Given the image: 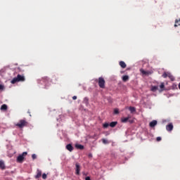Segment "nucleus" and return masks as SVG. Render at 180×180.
<instances>
[{
	"mask_svg": "<svg viewBox=\"0 0 180 180\" xmlns=\"http://www.w3.org/2000/svg\"><path fill=\"white\" fill-rule=\"evenodd\" d=\"M29 124V122L26 121V120H20L18 123L15 124L17 127H19V129H23V127H26Z\"/></svg>",
	"mask_w": 180,
	"mask_h": 180,
	"instance_id": "nucleus-1",
	"label": "nucleus"
},
{
	"mask_svg": "<svg viewBox=\"0 0 180 180\" xmlns=\"http://www.w3.org/2000/svg\"><path fill=\"white\" fill-rule=\"evenodd\" d=\"M27 155V152H23L21 155H18L17 158V162H23L25 157Z\"/></svg>",
	"mask_w": 180,
	"mask_h": 180,
	"instance_id": "nucleus-2",
	"label": "nucleus"
},
{
	"mask_svg": "<svg viewBox=\"0 0 180 180\" xmlns=\"http://www.w3.org/2000/svg\"><path fill=\"white\" fill-rule=\"evenodd\" d=\"M98 86L102 89H104L105 88V79L103 77H99L98 80Z\"/></svg>",
	"mask_w": 180,
	"mask_h": 180,
	"instance_id": "nucleus-3",
	"label": "nucleus"
},
{
	"mask_svg": "<svg viewBox=\"0 0 180 180\" xmlns=\"http://www.w3.org/2000/svg\"><path fill=\"white\" fill-rule=\"evenodd\" d=\"M17 79H18V82H25V81L26 80V79L25 78V76L22 75H18Z\"/></svg>",
	"mask_w": 180,
	"mask_h": 180,
	"instance_id": "nucleus-4",
	"label": "nucleus"
},
{
	"mask_svg": "<svg viewBox=\"0 0 180 180\" xmlns=\"http://www.w3.org/2000/svg\"><path fill=\"white\" fill-rule=\"evenodd\" d=\"M75 167L76 175H79V172L81 171V165H79V163H76Z\"/></svg>",
	"mask_w": 180,
	"mask_h": 180,
	"instance_id": "nucleus-5",
	"label": "nucleus"
},
{
	"mask_svg": "<svg viewBox=\"0 0 180 180\" xmlns=\"http://www.w3.org/2000/svg\"><path fill=\"white\" fill-rule=\"evenodd\" d=\"M166 130L167 131H172V130H174V125L172 123H170L166 126Z\"/></svg>",
	"mask_w": 180,
	"mask_h": 180,
	"instance_id": "nucleus-6",
	"label": "nucleus"
},
{
	"mask_svg": "<svg viewBox=\"0 0 180 180\" xmlns=\"http://www.w3.org/2000/svg\"><path fill=\"white\" fill-rule=\"evenodd\" d=\"M66 149L71 153L74 150V147L71 143H69L66 146Z\"/></svg>",
	"mask_w": 180,
	"mask_h": 180,
	"instance_id": "nucleus-7",
	"label": "nucleus"
},
{
	"mask_svg": "<svg viewBox=\"0 0 180 180\" xmlns=\"http://www.w3.org/2000/svg\"><path fill=\"white\" fill-rule=\"evenodd\" d=\"M41 176V170L38 169L37 170V175L35 176V179H39V178H40Z\"/></svg>",
	"mask_w": 180,
	"mask_h": 180,
	"instance_id": "nucleus-8",
	"label": "nucleus"
},
{
	"mask_svg": "<svg viewBox=\"0 0 180 180\" xmlns=\"http://www.w3.org/2000/svg\"><path fill=\"white\" fill-rule=\"evenodd\" d=\"M150 127H155L157 126V120H153L149 124Z\"/></svg>",
	"mask_w": 180,
	"mask_h": 180,
	"instance_id": "nucleus-9",
	"label": "nucleus"
},
{
	"mask_svg": "<svg viewBox=\"0 0 180 180\" xmlns=\"http://www.w3.org/2000/svg\"><path fill=\"white\" fill-rule=\"evenodd\" d=\"M120 65L122 68H126L127 67V65H126V63L124 61H120Z\"/></svg>",
	"mask_w": 180,
	"mask_h": 180,
	"instance_id": "nucleus-10",
	"label": "nucleus"
},
{
	"mask_svg": "<svg viewBox=\"0 0 180 180\" xmlns=\"http://www.w3.org/2000/svg\"><path fill=\"white\" fill-rule=\"evenodd\" d=\"M0 168L1 169H5L6 168L5 162H4V160H0Z\"/></svg>",
	"mask_w": 180,
	"mask_h": 180,
	"instance_id": "nucleus-11",
	"label": "nucleus"
},
{
	"mask_svg": "<svg viewBox=\"0 0 180 180\" xmlns=\"http://www.w3.org/2000/svg\"><path fill=\"white\" fill-rule=\"evenodd\" d=\"M158 90V86H152L150 91H152V92H155L156 91Z\"/></svg>",
	"mask_w": 180,
	"mask_h": 180,
	"instance_id": "nucleus-12",
	"label": "nucleus"
},
{
	"mask_svg": "<svg viewBox=\"0 0 180 180\" xmlns=\"http://www.w3.org/2000/svg\"><path fill=\"white\" fill-rule=\"evenodd\" d=\"M129 76L128 75H124L122 76V81L124 82H127V81H129Z\"/></svg>",
	"mask_w": 180,
	"mask_h": 180,
	"instance_id": "nucleus-13",
	"label": "nucleus"
},
{
	"mask_svg": "<svg viewBox=\"0 0 180 180\" xmlns=\"http://www.w3.org/2000/svg\"><path fill=\"white\" fill-rule=\"evenodd\" d=\"M1 110H8V105H6V104H3L1 106Z\"/></svg>",
	"mask_w": 180,
	"mask_h": 180,
	"instance_id": "nucleus-14",
	"label": "nucleus"
},
{
	"mask_svg": "<svg viewBox=\"0 0 180 180\" xmlns=\"http://www.w3.org/2000/svg\"><path fill=\"white\" fill-rule=\"evenodd\" d=\"M16 82H19V80L18 79V77H14L11 81V84H16Z\"/></svg>",
	"mask_w": 180,
	"mask_h": 180,
	"instance_id": "nucleus-15",
	"label": "nucleus"
},
{
	"mask_svg": "<svg viewBox=\"0 0 180 180\" xmlns=\"http://www.w3.org/2000/svg\"><path fill=\"white\" fill-rule=\"evenodd\" d=\"M122 123H127L129 122V118L127 117H122L121 118Z\"/></svg>",
	"mask_w": 180,
	"mask_h": 180,
	"instance_id": "nucleus-16",
	"label": "nucleus"
},
{
	"mask_svg": "<svg viewBox=\"0 0 180 180\" xmlns=\"http://www.w3.org/2000/svg\"><path fill=\"white\" fill-rule=\"evenodd\" d=\"M76 148H78L79 150H84V146L81 144H76L75 145Z\"/></svg>",
	"mask_w": 180,
	"mask_h": 180,
	"instance_id": "nucleus-17",
	"label": "nucleus"
},
{
	"mask_svg": "<svg viewBox=\"0 0 180 180\" xmlns=\"http://www.w3.org/2000/svg\"><path fill=\"white\" fill-rule=\"evenodd\" d=\"M116 124H117V122H112L110 123V127H115Z\"/></svg>",
	"mask_w": 180,
	"mask_h": 180,
	"instance_id": "nucleus-18",
	"label": "nucleus"
},
{
	"mask_svg": "<svg viewBox=\"0 0 180 180\" xmlns=\"http://www.w3.org/2000/svg\"><path fill=\"white\" fill-rule=\"evenodd\" d=\"M160 88L161 89V91H164L165 88V84H164V82H162L160 85Z\"/></svg>",
	"mask_w": 180,
	"mask_h": 180,
	"instance_id": "nucleus-19",
	"label": "nucleus"
},
{
	"mask_svg": "<svg viewBox=\"0 0 180 180\" xmlns=\"http://www.w3.org/2000/svg\"><path fill=\"white\" fill-rule=\"evenodd\" d=\"M129 109L131 113H134V112H136V108H134V107L130 106Z\"/></svg>",
	"mask_w": 180,
	"mask_h": 180,
	"instance_id": "nucleus-20",
	"label": "nucleus"
},
{
	"mask_svg": "<svg viewBox=\"0 0 180 180\" xmlns=\"http://www.w3.org/2000/svg\"><path fill=\"white\" fill-rule=\"evenodd\" d=\"M141 74H143V75H148V72L144 70H141Z\"/></svg>",
	"mask_w": 180,
	"mask_h": 180,
	"instance_id": "nucleus-21",
	"label": "nucleus"
},
{
	"mask_svg": "<svg viewBox=\"0 0 180 180\" xmlns=\"http://www.w3.org/2000/svg\"><path fill=\"white\" fill-rule=\"evenodd\" d=\"M114 115H119V108L114 109Z\"/></svg>",
	"mask_w": 180,
	"mask_h": 180,
	"instance_id": "nucleus-22",
	"label": "nucleus"
},
{
	"mask_svg": "<svg viewBox=\"0 0 180 180\" xmlns=\"http://www.w3.org/2000/svg\"><path fill=\"white\" fill-rule=\"evenodd\" d=\"M109 126H110L109 123L105 122V123L103 124V127L106 129L107 127H109Z\"/></svg>",
	"mask_w": 180,
	"mask_h": 180,
	"instance_id": "nucleus-23",
	"label": "nucleus"
},
{
	"mask_svg": "<svg viewBox=\"0 0 180 180\" xmlns=\"http://www.w3.org/2000/svg\"><path fill=\"white\" fill-rule=\"evenodd\" d=\"M169 75V74L168 75V74H167V72H164V74L162 75V77L163 78H167V77H168Z\"/></svg>",
	"mask_w": 180,
	"mask_h": 180,
	"instance_id": "nucleus-24",
	"label": "nucleus"
},
{
	"mask_svg": "<svg viewBox=\"0 0 180 180\" xmlns=\"http://www.w3.org/2000/svg\"><path fill=\"white\" fill-rule=\"evenodd\" d=\"M169 78L171 79V81H174V77L172 76V75H171V74H169Z\"/></svg>",
	"mask_w": 180,
	"mask_h": 180,
	"instance_id": "nucleus-25",
	"label": "nucleus"
},
{
	"mask_svg": "<svg viewBox=\"0 0 180 180\" xmlns=\"http://www.w3.org/2000/svg\"><path fill=\"white\" fill-rule=\"evenodd\" d=\"M42 179H47V174H46V173H44V174H42Z\"/></svg>",
	"mask_w": 180,
	"mask_h": 180,
	"instance_id": "nucleus-26",
	"label": "nucleus"
},
{
	"mask_svg": "<svg viewBox=\"0 0 180 180\" xmlns=\"http://www.w3.org/2000/svg\"><path fill=\"white\" fill-rule=\"evenodd\" d=\"M102 141H103V144H108V140L103 139Z\"/></svg>",
	"mask_w": 180,
	"mask_h": 180,
	"instance_id": "nucleus-27",
	"label": "nucleus"
},
{
	"mask_svg": "<svg viewBox=\"0 0 180 180\" xmlns=\"http://www.w3.org/2000/svg\"><path fill=\"white\" fill-rule=\"evenodd\" d=\"M32 160H36V158H37V156L36 155V154H33L32 155Z\"/></svg>",
	"mask_w": 180,
	"mask_h": 180,
	"instance_id": "nucleus-28",
	"label": "nucleus"
},
{
	"mask_svg": "<svg viewBox=\"0 0 180 180\" xmlns=\"http://www.w3.org/2000/svg\"><path fill=\"white\" fill-rule=\"evenodd\" d=\"M161 140H162V139L161 138V136H158L156 138V141H161Z\"/></svg>",
	"mask_w": 180,
	"mask_h": 180,
	"instance_id": "nucleus-29",
	"label": "nucleus"
},
{
	"mask_svg": "<svg viewBox=\"0 0 180 180\" xmlns=\"http://www.w3.org/2000/svg\"><path fill=\"white\" fill-rule=\"evenodd\" d=\"M127 119H128V120H130V119H131V116L130 115H128Z\"/></svg>",
	"mask_w": 180,
	"mask_h": 180,
	"instance_id": "nucleus-30",
	"label": "nucleus"
},
{
	"mask_svg": "<svg viewBox=\"0 0 180 180\" xmlns=\"http://www.w3.org/2000/svg\"><path fill=\"white\" fill-rule=\"evenodd\" d=\"M2 89H4V85L0 84V91L2 90Z\"/></svg>",
	"mask_w": 180,
	"mask_h": 180,
	"instance_id": "nucleus-31",
	"label": "nucleus"
},
{
	"mask_svg": "<svg viewBox=\"0 0 180 180\" xmlns=\"http://www.w3.org/2000/svg\"><path fill=\"white\" fill-rule=\"evenodd\" d=\"M72 99H73V101L77 100V96H74L72 97Z\"/></svg>",
	"mask_w": 180,
	"mask_h": 180,
	"instance_id": "nucleus-32",
	"label": "nucleus"
},
{
	"mask_svg": "<svg viewBox=\"0 0 180 180\" xmlns=\"http://www.w3.org/2000/svg\"><path fill=\"white\" fill-rule=\"evenodd\" d=\"M85 180H91V177L87 176V177L85 178Z\"/></svg>",
	"mask_w": 180,
	"mask_h": 180,
	"instance_id": "nucleus-33",
	"label": "nucleus"
},
{
	"mask_svg": "<svg viewBox=\"0 0 180 180\" xmlns=\"http://www.w3.org/2000/svg\"><path fill=\"white\" fill-rule=\"evenodd\" d=\"M179 22H180V19H176V20H175V23H178Z\"/></svg>",
	"mask_w": 180,
	"mask_h": 180,
	"instance_id": "nucleus-34",
	"label": "nucleus"
},
{
	"mask_svg": "<svg viewBox=\"0 0 180 180\" xmlns=\"http://www.w3.org/2000/svg\"><path fill=\"white\" fill-rule=\"evenodd\" d=\"M128 122H129V123H131V124L133 123V120H129Z\"/></svg>",
	"mask_w": 180,
	"mask_h": 180,
	"instance_id": "nucleus-35",
	"label": "nucleus"
},
{
	"mask_svg": "<svg viewBox=\"0 0 180 180\" xmlns=\"http://www.w3.org/2000/svg\"><path fill=\"white\" fill-rule=\"evenodd\" d=\"M174 27H178V25L175 24Z\"/></svg>",
	"mask_w": 180,
	"mask_h": 180,
	"instance_id": "nucleus-36",
	"label": "nucleus"
},
{
	"mask_svg": "<svg viewBox=\"0 0 180 180\" xmlns=\"http://www.w3.org/2000/svg\"><path fill=\"white\" fill-rule=\"evenodd\" d=\"M89 157H92V155H91V154H90V155H89Z\"/></svg>",
	"mask_w": 180,
	"mask_h": 180,
	"instance_id": "nucleus-37",
	"label": "nucleus"
},
{
	"mask_svg": "<svg viewBox=\"0 0 180 180\" xmlns=\"http://www.w3.org/2000/svg\"><path fill=\"white\" fill-rule=\"evenodd\" d=\"M179 26H180V24H179Z\"/></svg>",
	"mask_w": 180,
	"mask_h": 180,
	"instance_id": "nucleus-38",
	"label": "nucleus"
}]
</instances>
